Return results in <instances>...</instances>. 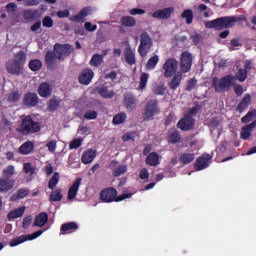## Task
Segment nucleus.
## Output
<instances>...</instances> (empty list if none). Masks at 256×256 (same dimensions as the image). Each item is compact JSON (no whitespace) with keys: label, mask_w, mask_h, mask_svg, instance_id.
Here are the masks:
<instances>
[{"label":"nucleus","mask_w":256,"mask_h":256,"mask_svg":"<svg viewBox=\"0 0 256 256\" xmlns=\"http://www.w3.org/2000/svg\"><path fill=\"white\" fill-rule=\"evenodd\" d=\"M35 149V144L31 141L24 142L18 149L20 155H30Z\"/></svg>","instance_id":"cd10ccee"},{"label":"nucleus","mask_w":256,"mask_h":256,"mask_svg":"<svg viewBox=\"0 0 256 256\" xmlns=\"http://www.w3.org/2000/svg\"><path fill=\"white\" fill-rule=\"evenodd\" d=\"M131 197H133V194H132V193H123V194H121V195H119V196H116L115 199H114V201H115L116 203H119V201H124V199H129V198H131Z\"/></svg>","instance_id":"680f3d73"},{"label":"nucleus","mask_w":256,"mask_h":256,"mask_svg":"<svg viewBox=\"0 0 256 256\" xmlns=\"http://www.w3.org/2000/svg\"><path fill=\"white\" fill-rule=\"evenodd\" d=\"M84 30L89 31L90 33H93V31H97V24L93 25L91 22H85Z\"/></svg>","instance_id":"e2e57ef3"},{"label":"nucleus","mask_w":256,"mask_h":256,"mask_svg":"<svg viewBox=\"0 0 256 256\" xmlns=\"http://www.w3.org/2000/svg\"><path fill=\"white\" fill-rule=\"evenodd\" d=\"M146 164L150 165V167H157V165H159V154H157V152L148 154Z\"/></svg>","instance_id":"72a5a7b5"},{"label":"nucleus","mask_w":256,"mask_h":256,"mask_svg":"<svg viewBox=\"0 0 256 256\" xmlns=\"http://www.w3.org/2000/svg\"><path fill=\"white\" fill-rule=\"evenodd\" d=\"M57 59V56L55 55V50L48 51L45 55V63L47 65V69H55V60Z\"/></svg>","instance_id":"7c9ffc66"},{"label":"nucleus","mask_w":256,"mask_h":256,"mask_svg":"<svg viewBox=\"0 0 256 256\" xmlns=\"http://www.w3.org/2000/svg\"><path fill=\"white\" fill-rule=\"evenodd\" d=\"M179 161L181 165H189V163H193L195 161V154L185 152L180 155Z\"/></svg>","instance_id":"473e14b6"},{"label":"nucleus","mask_w":256,"mask_h":256,"mask_svg":"<svg viewBox=\"0 0 256 256\" xmlns=\"http://www.w3.org/2000/svg\"><path fill=\"white\" fill-rule=\"evenodd\" d=\"M60 106L61 100L57 99V97H53L48 102V111H50V113H55V111H57Z\"/></svg>","instance_id":"e433bc0d"},{"label":"nucleus","mask_w":256,"mask_h":256,"mask_svg":"<svg viewBox=\"0 0 256 256\" xmlns=\"http://www.w3.org/2000/svg\"><path fill=\"white\" fill-rule=\"evenodd\" d=\"M123 104L127 111H133V109L137 107V99H135V96L133 94L126 93L124 94Z\"/></svg>","instance_id":"4be33fe9"},{"label":"nucleus","mask_w":256,"mask_h":256,"mask_svg":"<svg viewBox=\"0 0 256 256\" xmlns=\"http://www.w3.org/2000/svg\"><path fill=\"white\" fill-rule=\"evenodd\" d=\"M140 45L138 47V53L140 57H147V53L151 51V47H153V39L147 32L141 34Z\"/></svg>","instance_id":"423d86ee"},{"label":"nucleus","mask_w":256,"mask_h":256,"mask_svg":"<svg viewBox=\"0 0 256 256\" xmlns=\"http://www.w3.org/2000/svg\"><path fill=\"white\" fill-rule=\"evenodd\" d=\"M59 179H61V174H59V172H55L48 182V189L53 191V189L57 187Z\"/></svg>","instance_id":"ea45409f"},{"label":"nucleus","mask_w":256,"mask_h":256,"mask_svg":"<svg viewBox=\"0 0 256 256\" xmlns=\"http://www.w3.org/2000/svg\"><path fill=\"white\" fill-rule=\"evenodd\" d=\"M125 61L128 65H135V53L131 47L126 48L125 50Z\"/></svg>","instance_id":"c9c22d12"},{"label":"nucleus","mask_w":256,"mask_h":256,"mask_svg":"<svg viewBox=\"0 0 256 256\" xmlns=\"http://www.w3.org/2000/svg\"><path fill=\"white\" fill-rule=\"evenodd\" d=\"M23 107L26 109H33V107H37L39 105V96L37 93L28 92L23 96Z\"/></svg>","instance_id":"f8f14e48"},{"label":"nucleus","mask_w":256,"mask_h":256,"mask_svg":"<svg viewBox=\"0 0 256 256\" xmlns=\"http://www.w3.org/2000/svg\"><path fill=\"white\" fill-rule=\"evenodd\" d=\"M153 92L155 93V95H165V93L167 92V87H165V85L163 84L158 85L154 87Z\"/></svg>","instance_id":"5fc2aeb1"},{"label":"nucleus","mask_w":256,"mask_h":256,"mask_svg":"<svg viewBox=\"0 0 256 256\" xmlns=\"http://www.w3.org/2000/svg\"><path fill=\"white\" fill-rule=\"evenodd\" d=\"M108 169L112 170L113 177H121V175L127 173V165L119 164V161L117 160L110 161Z\"/></svg>","instance_id":"4468645a"},{"label":"nucleus","mask_w":256,"mask_h":256,"mask_svg":"<svg viewBox=\"0 0 256 256\" xmlns=\"http://www.w3.org/2000/svg\"><path fill=\"white\" fill-rule=\"evenodd\" d=\"M120 24L123 27H135V25H137V20L132 16H123L120 19Z\"/></svg>","instance_id":"f704fd0d"},{"label":"nucleus","mask_w":256,"mask_h":256,"mask_svg":"<svg viewBox=\"0 0 256 256\" xmlns=\"http://www.w3.org/2000/svg\"><path fill=\"white\" fill-rule=\"evenodd\" d=\"M177 69H179V61L175 58H169L163 65L164 77L170 79L173 75H177Z\"/></svg>","instance_id":"0eeeda50"},{"label":"nucleus","mask_w":256,"mask_h":256,"mask_svg":"<svg viewBox=\"0 0 256 256\" xmlns=\"http://www.w3.org/2000/svg\"><path fill=\"white\" fill-rule=\"evenodd\" d=\"M256 127V119L250 123L242 127L241 132H240V137L244 140L247 141L248 139H251V133H253V129Z\"/></svg>","instance_id":"5701e85b"},{"label":"nucleus","mask_w":256,"mask_h":256,"mask_svg":"<svg viewBox=\"0 0 256 256\" xmlns=\"http://www.w3.org/2000/svg\"><path fill=\"white\" fill-rule=\"evenodd\" d=\"M43 27H47L48 29H51L53 27V19L50 16H46L42 20Z\"/></svg>","instance_id":"bf43d9fd"},{"label":"nucleus","mask_w":256,"mask_h":256,"mask_svg":"<svg viewBox=\"0 0 256 256\" xmlns=\"http://www.w3.org/2000/svg\"><path fill=\"white\" fill-rule=\"evenodd\" d=\"M220 122H219V118L218 117H212L209 121H208V127H214L217 128L219 127Z\"/></svg>","instance_id":"69168bd1"},{"label":"nucleus","mask_w":256,"mask_h":256,"mask_svg":"<svg viewBox=\"0 0 256 256\" xmlns=\"http://www.w3.org/2000/svg\"><path fill=\"white\" fill-rule=\"evenodd\" d=\"M13 185H15V181L8 178H0V193H7V191H11V189H13Z\"/></svg>","instance_id":"c85d7f7f"},{"label":"nucleus","mask_w":256,"mask_h":256,"mask_svg":"<svg viewBox=\"0 0 256 256\" xmlns=\"http://www.w3.org/2000/svg\"><path fill=\"white\" fill-rule=\"evenodd\" d=\"M117 197V189L113 187L106 188L100 192V199L103 203H113Z\"/></svg>","instance_id":"2eb2a0df"},{"label":"nucleus","mask_w":256,"mask_h":256,"mask_svg":"<svg viewBox=\"0 0 256 256\" xmlns=\"http://www.w3.org/2000/svg\"><path fill=\"white\" fill-rule=\"evenodd\" d=\"M19 99H21V94L19 93V91H13L8 95V101L10 103H17Z\"/></svg>","instance_id":"603ef678"},{"label":"nucleus","mask_w":256,"mask_h":256,"mask_svg":"<svg viewBox=\"0 0 256 256\" xmlns=\"http://www.w3.org/2000/svg\"><path fill=\"white\" fill-rule=\"evenodd\" d=\"M46 147H48V151H50V153H55V149H57V141H49L48 143H46Z\"/></svg>","instance_id":"0e129e2a"},{"label":"nucleus","mask_w":256,"mask_h":256,"mask_svg":"<svg viewBox=\"0 0 256 256\" xmlns=\"http://www.w3.org/2000/svg\"><path fill=\"white\" fill-rule=\"evenodd\" d=\"M48 221H49V214H47V212H42L35 217L33 226L34 227H45V225H47Z\"/></svg>","instance_id":"bb28decb"},{"label":"nucleus","mask_w":256,"mask_h":256,"mask_svg":"<svg viewBox=\"0 0 256 256\" xmlns=\"http://www.w3.org/2000/svg\"><path fill=\"white\" fill-rule=\"evenodd\" d=\"M53 94V87H51V84L47 83V82H42L40 83V85L38 86V95L40 97H51V95Z\"/></svg>","instance_id":"aec40b11"},{"label":"nucleus","mask_w":256,"mask_h":256,"mask_svg":"<svg viewBox=\"0 0 256 256\" xmlns=\"http://www.w3.org/2000/svg\"><path fill=\"white\" fill-rule=\"evenodd\" d=\"M149 81V74L147 73H142L140 76V85H139V89H141V91H143V89H145V87H147V83Z\"/></svg>","instance_id":"3c124183"},{"label":"nucleus","mask_w":256,"mask_h":256,"mask_svg":"<svg viewBox=\"0 0 256 256\" xmlns=\"http://www.w3.org/2000/svg\"><path fill=\"white\" fill-rule=\"evenodd\" d=\"M249 105H251V94H245L243 99L239 102L236 111L243 113V111L249 109Z\"/></svg>","instance_id":"a878e982"},{"label":"nucleus","mask_w":256,"mask_h":256,"mask_svg":"<svg viewBox=\"0 0 256 256\" xmlns=\"http://www.w3.org/2000/svg\"><path fill=\"white\" fill-rule=\"evenodd\" d=\"M201 109V105L196 104L194 107L190 108L186 114L188 117H195L197 113H199V110Z\"/></svg>","instance_id":"864d4df0"},{"label":"nucleus","mask_w":256,"mask_h":256,"mask_svg":"<svg viewBox=\"0 0 256 256\" xmlns=\"http://www.w3.org/2000/svg\"><path fill=\"white\" fill-rule=\"evenodd\" d=\"M176 127L180 129V131H191L193 127H195V118L187 116L186 114L177 122Z\"/></svg>","instance_id":"ddd939ff"},{"label":"nucleus","mask_w":256,"mask_h":256,"mask_svg":"<svg viewBox=\"0 0 256 256\" xmlns=\"http://www.w3.org/2000/svg\"><path fill=\"white\" fill-rule=\"evenodd\" d=\"M125 121H127V114L125 112H120L114 115L112 123L113 125H122Z\"/></svg>","instance_id":"58836bf2"},{"label":"nucleus","mask_w":256,"mask_h":256,"mask_svg":"<svg viewBox=\"0 0 256 256\" xmlns=\"http://www.w3.org/2000/svg\"><path fill=\"white\" fill-rule=\"evenodd\" d=\"M167 141L171 145L181 143V132L175 128L170 129L167 134Z\"/></svg>","instance_id":"412c9836"},{"label":"nucleus","mask_w":256,"mask_h":256,"mask_svg":"<svg viewBox=\"0 0 256 256\" xmlns=\"http://www.w3.org/2000/svg\"><path fill=\"white\" fill-rule=\"evenodd\" d=\"M79 229V224L77 222H67L61 225L60 235H69L75 233Z\"/></svg>","instance_id":"6ab92c4d"},{"label":"nucleus","mask_w":256,"mask_h":256,"mask_svg":"<svg viewBox=\"0 0 256 256\" xmlns=\"http://www.w3.org/2000/svg\"><path fill=\"white\" fill-rule=\"evenodd\" d=\"M103 63V56L94 54L90 60L91 67H99Z\"/></svg>","instance_id":"49530a36"},{"label":"nucleus","mask_w":256,"mask_h":256,"mask_svg":"<svg viewBox=\"0 0 256 256\" xmlns=\"http://www.w3.org/2000/svg\"><path fill=\"white\" fill-rule=\"evenodd\" d=\"M79 187H81V178H77L68 190V200L73 201L79 193Z\"/></svg>","instance_id":"b1692460"},{"label":"nucleus","mask_w":256,"mask_h":256,"mask_svg":"<svg viewBox=\"0 0 256 256\" xmlns=\"http://www.w3.org/2000/svg\"><path fill=\"white\" fill-rule=\"evenodd\" d=\"M213 159L209 154H203L202 156L196 159L194 163V167L197 171H203V169H207L209 167V162Z\"/></svg>","instance_id":"dca6fc26"},{"label":"nucleus","mask_w":256,"mask_h":256,"mask_svg":"<svg viewBox=\"0 0 256 256\" xmlns=\"http://www.w3.org/2000/svg\"><path fill=\"white\" fill-rule=\"evenodd\" d=\"M25 206H21L19 208H16L12 211H10L7 214V219L8 221H13V219H19V217H21L22 215H25Z\"/></svg>","instance_id":"c756f323"},{"label":"nucleus","mask_w":256,"mask_h":256,"mask_svg":"<svg viewBox=\"0 0 256 256\" xmlns=\"http://www.w3.org/2000/svg\"><path fill=\"white\" fill-rule=\"evenodd\" d=\"M39 17V10H26L24 18L30 21H35Z\"/></svg>","instance_id":"c03bdc74"},{"label":"nucleus","mask_w":256,"mask_h":256,"mask_svg":"<svg viewBox=\"0 0 256 256\" xmlns=\"http://www.w3.org/2000/svg\"><path fill=\"white\" fill-rule=\"evenodd\" d=\"M139 177L143 181H145V179H149V170L147 168L141 169L139 172Z\"/></svg>","instance_id":"774afa93"},{"label":"nucleus","mask_w":256,"mask_h":256,"mask_svg":"<svg viewBox=\"0 0 256 256\" xmlns=\"http://www.w3.org/2000/svg\"><path fill=\"white\" fill-rule=\"evenodd\" d=\"M195 87H197V79L191 78L190 80H188L186 91H193Z\"/></svg>","instance_id":"052dcab7"},{"label":"nucleus","mask_w":256,"mask_h":256,"mask_svg":"<svg viewBox=\"0 0 256 256\" xmlns=\"http://www.w3.org/2000/svg\"><path fill=\"white\" fill-rule=\"evenodd\" d=\"M247 70H244L243 68H239L238 72L236 73L235 77L237 81H240V83H243L247 79Z\"/></svg>","instance_id":"8fccbe9b"},{"label":"nucleus","mask_w":256,"mask_h":256,"mask_svg":"<svg viewBox=\"0 0 256 256\" xmlns=\"http://www.w3.org/2000/svg\"><path fill=\"white\" fill-rule=\"evenodd\" d=\"M95 157H97V150L88 149L83 153L81 162L84 165H89L90 163H93Z\"/></svg>","instance_id":"393cba45"},{"label":"nucleus","mask_w":256,"mask_h":256,"mask_svg":"<svg viewBox=\"0 0 256 256\" xmlns=\"http://www.w3.org/2000/svg\"><path fill=\"white\" fill-rule=\"evenodd\" d=\"M241 18L237 16H223L211 21L205 22L206 29H215L216 31H223V29H231L235 27V23H239Z\"/></svg>","instance_id":"7ed1b4c3"},{"label":"nucleus","mask_w":256,"mask_h":256,"mask_svg":"<svg viewBox=\"0 0 256 256\" xmlns=\"http://www.w3.org/2000/svg\"><path fill=\"white\" fill-rule=\"evenodd\" d=\"M98 93L103 99H113L115 97V91L109 90L107 86H101L98 88Z\"/></svg>","instance_id":"2f4dec72"},{"label":"nucleus","mask_w":256,"mask_h":256,"mask_svg":"<svg viewBox=\"0 0 256 256\" xmlns=\"http://www.w3.org/2000/svg\"><path fill=\"white\" fill-rule=\"evenodd\" d=\"M23 171L26 175H29L30 177H33L35 173H37V169L31 162H26L23 164Z\"/></svg>","instance_id":"a19ab883"},{"label":"nucleus","mask_w":256,"mask_h":256,"mask_svg":"<svg viewBox=\"0 0 256 256\" xmlns=\"http://www.w3.org/2000/svg\"><path fill=\"white\" fill-rule=\"evenodd\" d=\"M41 235H43V230H38L33 234L21 235L12 239L9 245L10 247H17V245H21V243H25V241H33V239H37V237H41Z\"/></svg>","instance_id":"1a4fd4ad"},{"label":"nucleus","mask_w":256,"mask_h":256,"mask_svg":"<svg viewBox=\"0 0 256 256\" xmlns=\"http://www.w3.org/2000/svg\"><path fill=\"white\" fill-rule=\"evenodd\" d=\"M63 199V194L61 188L55 189L50 193V201L55 203Z\"/></svg>","instance_id":"79ce46f5"},{"label":"nucleus","mask_w":256,"mask_h":256,"mask_svg":"<svg viewBox=\"0 0 256 256\" xmlns=\"http://www.w3.org/2000/svg\"><path fill=\"white\" fill-rule=\"evenodd\" d=\"M33 223V215H28L24 217L22 222V228L23 229H29V226Z\"/></svg>","instance_id":"4d7b16f0"},{"label":"nucleus","mask_w":256,"mask_h":256,"mask_svg":"<svg viewBox=\"0 0 256 256\" xmlns=\"http://www.w3.org/2000/svg\"><path fill=\"white\" fill-rule=\"evenodd\" d=\"M93 77H95L93 70L86 68L80 73L78 81L81 85H89L93 81Z\"/></svg>","instance_id":"f3484780"},{"label":"nucleus","mask_w":256,"mask_h":256,"mask_svg":"<svg viewBox=\"0 0 256 256\" xmlns=\"http://www.w3.org/2000/svg\"><path fill=\"white\" fill-rule=\"evenodd\" d=\"M28 67L30 71H40L41 67H43V63L39 59H33L29 61Z\"/></svg>","instance_id":"37998d69"},{"label":"nucleus","mask_w":256,"mask_h":256,"mask_svg":"<svg viewBox=\"0 0 256 256\" xmlns=\"http://www.w3.org/2000/svg\"><path fill=\"white\" fill-rule=\"evenodd\" d=\"M17 133L22 137H29L41 131V122L34 120L33 115L24 116L19 126L16 128Z\"/></svg>","instance_id":"f03ea898"},{"label":"nucleus","mask_w":256,"mask_h":256,"mask_svg":"<svg viewBox=\"0 0 256 256\" xmlns=\"http://www.w3.org/2000/svg\"><path fill=\"white\" fill-rule=\"evenodd\" d=\"M159 101L157 99L150 100L145 108L144 121H151L157 113H159V108L157 107Z\"/></svg>","instance_id":"9d476101"},{"label":"nucleus","mask_w":256,"mask_h":256,"mask_svg":"<svg viewBox=\"0 0 256 256\" xmlns=\"http://www.w3.org/2000/svg\"><path fill=\"white\" fill-rule=\"evenodd\" d=\"M233 81H235V76L231 74L220 79L214 77L212 80V87L215 90V93H225V91H229V89H231Z\"/></svg>","instance_id":"39448f33"},{"label":"nucleus","mask_w":256,"mask_h":256,"mask_svg":"<svg viewBox=\"0 0 256 256\" xmlns=\"http://www.w3.org/2000/svg\"><path fill=\"white\" fill-rule=\"evenodd\" d=\"M93 15V8L91 6H86L82 8L78 14L73 15L69 18L72 23H85V17Z\"/></svg>","instance_id":"9b49d317"},{"label":"nucleus","mask_w":256,"mask_h":256,"mask_svg":"<svg viewBox=\"0 0 256 256\" xmlns=\"http://www.w3.org/2000/svg\"><path fill=\"white\" fill-rule=\"evenodd\" d=\"M82 142H83V140H81V139H74L70 143L69 147H70V149H79V147L82 145Z\"/></svg>","instance_id":"338daca9"},{"label":"nucleus","mask_w":256,"mask_h":256,"mask_svg":"<svg viewBox=\"0 0 256 256\" xmlns=\"http://www.w3.org/2000/svg\"><path fill=\"white\" fill-rule=\"evenodd\" d=\"M256 117V110L249 111L244 117L241 118V123H251Z\"/></svg>","instance_id":"09e8293b"},{"label":"nucleus","mask_w":256,"mask_h":256,"mask_svg":"<svg viewBox=\"0 0 256 256\" xmlns=\"http://www.w3.org/2000/svg\"><path fill=\"white\" fill-rule=\"evenodd\" d=\"M25 63H27V53L25 51H19L14 55L13 60L6 62V71L10 75L19 77L23 73Z\"/></svg>","instance_id":"20e7f679"},{"label":"nucleus","mask_w":256,"mask_h":256,"mask_svg":"<svg viewBox=\"0 0 256 256\" xmlns=\"http://www.w3.org/2000/svg\"><path fill=\"white\" fill-rule=\"evenodd\" d=\"M159 64V55H154L149 58V60L146 63V69L147 71H153L155 67Z\"/></svg>","instance_id":"4c0bfd02"},{"label":"nucleus","mask_w":256,"mask_h":256,"mask_svg":"<svg viewBox=\"0 0 256 256\" xmlns=\"http://www.w3.org/2000/svg\"><path fill=\"white\" fill-rule=\"evenodd\" d=\"M97 116H98L97 111H95V110H90V111H87V112L84 114V119H87L88 121H92V120L97 119Z\"/></svg>","instance_id":"6e6d98bb"},{"label":"nucleus","mask_w":256,"mask_h":256,"mask_svg":"<svg viewBox=\"0 0 256 256\" xmlns=\"http://www.w3.org/2000/svg\"><path fill=\"white\" fill-rule=\"evenodd\" d=\"M135 137H137V134L135 132H128L122 136V141H135Z\"/></svg>","instance_id":"13d9d810"},{"label":"nucleus","mask_w":256,"mask_h":256,"mask_svg":"<svg viewBox=\"0 0 256 256\" xmlns=\"http://www.w3.org/2000/svg\"><path fill=\"white\" fill-rule=\"evenodd\" d=\"M192 66L193 54L189 51L183 52L180 57V72H177L168 84L171 91H177V89H179L181 82L183 81V73H189Z\"/></svg>","instance_id":"f257e3e1"},{"label":"nucleus","mask_w":256,"mask_h":256,"mask_svg":"<svg viewBox=\"0 0 256 256\" xmlns=\"http://www.w3.org/2000/svg\"><path fill=\"white\" fill-rule=\"evenodd\" d=\"M15 175V166L13 165H8L4 170H3V176L4 179H11Z\"/></svg>","instance_id":"de8ad7c7"},{"label":"nucleus","mask_w":256,"mask_h":256,"mask_svg":"<svg viewBox=\"0 0 256 256\" xmlns=\"http://www.w3.org/2000/svg\"><path fill=\"white\" fill-rule=\"evenodd\" d=\"M175 12L174 7H167L161 10H156L153 14L152 17L153 19H170L171 15Z\"/></svg>","instance_id":"a211bd4d"},{"label":"nucleus","mask_w":256,"mask_h":256,"mask_svg":"<svg viewBox=\"0 0 256 256\" xmlns=\"http://www.w3.org/2000/svg\"><path fill=\"white\" fill-rule=\"evenodd\" d=\"M54 53L56 55V59L62 61L63 57H69L73 53V47L71 44H59L56 43L54 45Z\"/></svg>","instance_id":"6e6552de"},{"label":"nucleus","mask_w":256,"mask_h":256,"mask_svg":"<svg viewBox=\"0 0 256 256\" xmlns=\"http://www.w3.org/2000/svg\"><path fill=\"white\" fill-rule=\"evenodd\" d=\"M182 19H186V24L191 25L193 23V11L191 9H186L181 14Z\"/></svg>","instance_id":"a18cd8bd"}]
</instances>
